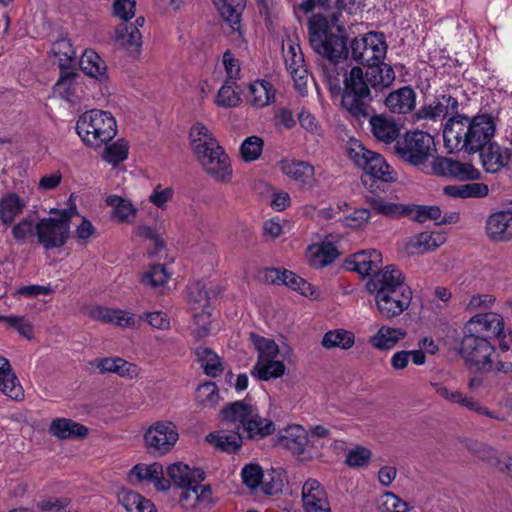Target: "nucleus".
Wrapping results in <instances>:
<instances>
[{"mask_svg": "<svg viewBox=\"0 0 512 512\" xmlns=\"http://www.w3.org/2000/svg\"><path fill=\"white\" fill-rule=\"evenodd\" d=\"M367 288L374 295L377 311L387 320L400 316L412 301V290L401 270L393 265L375 272Z\"/></svg>", "mask_w": 512, "mask_h": 512, "instance_id": "obj_1", "label": "nucleus"}, {"mask_svg": "<svg viewBox=\"0 0 512 512\" xmlns=\"http://www.w3.org/2000/svg\"><path fill=\"white\" fill-rule=\"evenodd\" d=\"M335 15L330 21L322 15H313L308 23L309 40L313 50L324 58L335 63L347 53L345 28L340 25ZM334 76L328 77L330 87L339 88V72L332 65Z\"/></svg>", "mask_w": 512, "mask_h": 512, "instance_id": "obj_2", "label": "nucleus"}, {"mask_svg": "<svg viewBox=\"0 0 512 512\" xmlns=\"http://www.w3.org/2000/svg\"><path fill=\"white\" fill-rule=\"evenodd\" d=\"M460 351L469 368L512 378L511 357L506 353L499 354L486 338L466 334L462 339Z\"/></svg>", "mask_w": 512, "mask_h": 512, "instance_id": "obj_3", "label": "nucleus"}, {"mask_svg": "<svg viewBox=\"0 0 512 512\" xmlns=\"http://www.w3.org/2000/svg\"><path fill=\"white\" fill-rule=\"evenodd\" d=\"M367 73L360 67H353L344 78L342 106L356 121L369 117L372 101Z\"/></svg>", "mask_w": 512, "mask_h": 512, "instance_id": "obj_4", "label": "nucleus"}, {"mask_svg": "<svg viewBox=\"0 0 512 512\" xmlns=\"http://www.w3.org/2000/svg\"><path fill=\"white\" fill-rule=\"evenodd\" d=\"M76 131L86 145L99 148L116 136L117 123L110 112L93 109L79 117Z\"/></svg>", "mask_w": 512, "mask_h": 512, "instance_id": "obj_5", "label": "nucleus"}, {"mask_svg": "<svg viewBox=\"0 0 512 512\" xmlns=\"http://www.w3.org/2000/svg\"><path fill=\"white\" fill-rule=\"evenodd\" d=\"M347 154L350 160L365 172L366 176L382 182L395 180L394 171L384 157L368 150L359 141L352 140L348 143Z\"/></svg>", "mask_w": 512, "mask_h": 512, "instance_id": "obj_6", "label": "nucleus"}, {"mask_svg": "<svg viewBox=\"0 0 512 512\" xmlns=\"http://www.w3.org/2000/svg\"><path fill=\"white\" fill-rule=\"evenodd\" d=\"M74 207L70 210H63L58 217L41 219L35 225V234L40 245L45 249H53L63 246L70 235V220L76 214Z\"/></svg>", "mask_w": 512, "mask_h": 512, "instance_id": "obj_7", "label": "nucleus"}, {"mask_svg": "<svg viewBox=\"0 0 512 512\" xmlns=\"http://www.w3.org/2000/svg\"><path fill=\"white\" fill-rule=\"evenodd\" d=\"M433 137L423 131H409L395 144L396 154L413 166H421L426 163L434 150Z\"/></svg>", "mask_w": 512, "mask_h": 512, "instance_id": "obj_8", "label": "nucleus"}, {"mask_svg": "<svg viewBox=\"0 0 512 512\" xmlns=\"http://www.w3.org/2000/svg\"><path fill=\"white\" fill-rule=\"evenodd\" d=\"M143 439L150 454L163 456L173 449L179 439V432L173 422L160 420L146 429Z\"/></svg>", "mask_w": 512, "mask_h": 512, "instance_id": "obj_9", "label": "nucleus"}, {"mask_svg": "<svg viewBox=\"0 0 512 512\" xmlns=\"http://www.w3.org/2000/svg\"><path fill=\"white\" fill-rule=\"evenodd\" d=\"M386 53L387 43L382 33L369 32L351 43L352 58L368 67L380 64Z\"/></svg>", "mask_w": 512, "mask_h": 512, "instance_id": "obj_10", "label": "nucleus"}, {"mask_svg": "<svg viewBox=\"0 0 512 512\" xmlns=\"http://www.w3.org/2000/svg\"><path fill=\"white\" fill-rule=\"evenodd\" d=\"M472 118L456 115L448 118L443 129L445 147L449 152L466 151L469 153L470 138L472 137Z\"/></svg>", "mask_w": 512, "mask_h": 512, "instance_id": "obj_11", "label": "nucleus"}, {"mask_svg": "<svg viewBox=\"0 0 512 512\" xmlns=\"http://www.w3.org/2000/svg\"><path fill=\"white\" fill-rule=\"evenodd\" d=\"M195 157L204 171L216 181L229 182L232 179L233 171L230 159L220 145L217 148L197 153Z\"/></svg>", "mask_w": 512, "mask_h": 512, "instance_id": "obj_12", "label": "nucleus"}, {"mask_svg": "<svg viewBox=\"0 0 512 512\" xmlns=\"http://www.w3.org/2000/svg\"><path fill=\"white\" fill-rule=\"evenodd\" d=\"M195 157L204 171L216 181L229 182L232 179L233 171L230 159L220 145L217 148L197 153Z\"/></svg>", "mask_w": 512, "mask_h": 512, "instance_id": "obj_13", "label": "nucleus"}, {"mask_svg": "<svg viewBox=\"0 0 512 512\" xmlns=\"http://www.w3.org/2000/svg\"><path fill=\"white\" fill-rule=\"evenodd\" d=\"M431 171L436 176L459 180H475L480 177V172L471 164L460 163L446 157H436L431 163Z\"/></svg>", "mask_w": 512, "mask_h": 512, "instance_id": "obj_14", "label": "nucleus"}, {"mask_svg": "<svg viewBox=\"0 0 512 512\" xmlns=\"http://www.w3.org/2000/svg\"><path fill=\"white\" fill-rule=\"evenodd\" d=\"M467 329L476 336L500 338L504 334V320L494 312L477 314L470 319Z\"/></svg>", "mask_w": 512, "mask_h": 512, "instance_id": "obj_15", "label": "nucleus"}, {"mask_svg": "<svg viewBox=\"0 0 512 512\" xmlns=\"http://www.w3.org/2000/svg\"><path fill=\"white\" fill-rule=\"evenodd\" d=\"M278 166L284 175L300 187L311 189L315 185V169L310 163L295 159H283Z\"/></svg>", "mask_w": 512, "mask_h": 512, "instance_id": "obj_16", "label": "nucleus"}, {"mask_svg": "<svg viewBox=\"0 0 512 512\" xmlns=\"http://www.w3.org/2000/svg\"><path fill=\"white\" fill-rule=\"evenodd\" d=\"M302 501L305 512H331L327 494L315 479H309L304 483Z\"/></svg>", "mask_w": 512, "mask_h": 512, "instance_id": "obj_17", "label": "nucleus"}, {"mask_svg": "<svg viewBox=\"0 0 512 512\" xmlns=\"http://www.w3.org/2000/svg\"><path fill=\"white\" fill-rule=\"evenodd\" d=\"M277 443L293 455H303L310 443L308 433L301 425H290L279 431Z\"/></svg>", "mask_w": 512, "mask_h": 512, "instance_id": "obj_18", "label": "nucleus"}, {"mask_svg": "<svg viewBox=\"0 0 512 512\" xmlns=\"http://www.w3.org/2000/svg\"><path fill=\"white\" fill-rule=\"evenodd\" d=\"M129 478L132 483H153L158 490L170 488V481L164 478L163 466L158 462L135 465L130 471Z\"/></svg>", "mask_w": 512, "mask_h": 512, "instance_id": "obj_19", "label": "nucleus"}, {"mask_svg": "<svg viewBox=\"0 0 512 512\" xmlns=\"http://www.w3.org/2000/svg\"><path fill=\"white\" fill-rule=\"evenodd\" d=\"M458 100L451 95H442L432 104L422 107L418 113V118L429 119L432 121H442L446 117L458 115Z\"/></svg>", "mask_w": 512, "mask_h": 512, "instance_id": "obj_20", "label": "nucleus"}, {"mask_svg": "<svg viewBox=\"0 0 512 512\" xmlns=\"http://www.w3.org/2000/svg\"><path fill=\"white\" fill-rule=\"evenodd\" d=\"M285 64L289 70L295 87L301 95L306 93L308 72L304 64V56L298 45H290L284 54Z\"/></svg>", "mask_w": 512, "mask_h": 512, "instance_id": "obj_21", "label": "nucleus"}, {"mask_svg": "<svg viewBox=\"0 0 512 512\" xmlns=\"http://www.w3.org/2000/svg\"><path fill=\"white\" fill-rule=\"evenodd\" d=\"M472 137L470 138L469 153H475L486 146L495 133V124L488 115H478L472 118L470 127Z\"/></svg>", "mask_w": 512, "mask_h": 512, "instance_id": "obj_22", "label": "nucleus"}, {"mask_svg": "<svg viewBox=\"0 0 512 512\" xmlns=\"http://www.w3.org/2000/svg\"><path fill=\"white\" fill-rule=\"evenodd\" d=\"M0 391L11 400L20 402L24 400L25 393L10 362L0 356Z\"/></svg>", "mask_w": 512, "mask_h": 512, "instance_id": "obj_23", "label": "nucleus"}, {"mask_svg": "<svg viewBox=\"0 0 512 512\" xmlns=\"http://www.w3.org/2000/svg\"><path fill=\"white\" fill-rule=\"evenodd\" d=\"M384 105L394 114H407L416 106V93L411 87H401L387 95Z\"/></svg>", "mask_w": 512, "mask_h": 512, "instance_id": "obj_24", "label": "nucleus"}, {"mask_svg": "<svg viewBox=\"0 0 512 512\" xmlns=\"http://www.w3.org/2000/svg\"><path fill=\"white\" fill-rule=\"evenodd\" d=\"M382 263V255L377 250H363L357 252L346 261V268L365 277L374 272Z\"/></svg>", "mask_w": 512, "mask_h": 512, "instance_id": "obj_25", "label": "nucleus"}, {"mask_svg": "<svg viewBox=\"0 0 512 512\" xmlns=\"http://www.w3.org/2000/svg\"><path fill=\"white\" fill-rule=\"evenodd\" d=\"M368 118L371 132L378 141L390 144L397 140L400 134V127L392 118L383 114L369 115Z\"/></svg>", "mask_w": 512, "mask_h": 512, "instance_id": "obj_26", "label": "nucleus"}, {"mask_svg": "<svg viewBox=\"0 0 512 512\" xmlns=\"http://www.w3.org/2000/svg\"><path fill=\"white\" fill-rule=\"evenodd\" d=\"M49 433L59 440L84 438L88 428L69 418H56L51 421Z\"/></svg>", "mask_w": 512, "mask_h": 512, "instance_id": "obj_27", "label": "nucleus"}, {"mask_svg": "<svg viewBox=\"0 0 512 512\" xmlns=\"http://www.w3.org/2000/svg\"><path fill=\"white\" fill-rule=\"evenodd\" d=\"M406 331L400 327L381 326L375 334L370 336L369 344L376 350L388 351L406 337Z\"/></svg>", "mask_w": 512, "mask_h": 512, "instance_id": "obj_28", "label": "nucleus"}, {"mask_svg": "<svg viewBox=\"0 0 512 512\" xmlns=\"http://www.w3.org/2000/svg\"><path fill=\"white\" fill-rule=\"evenodd\" d=\"M480 151V159L484 169L489 173H496L509 161V151L497 143H488Z\"/></svg>", "mask_w": 512, "mask_h": 512, "instance_id": "obj_29", "label": "nucleus"}, {"mask_svg": "<svg viewBox=\"0 0 512 512\" xmlns=\"http://www.w3.org/2000/svg\"><path fill=\"white\" fill-rule=\"evenodd\" d=\"M253 407L243 401L230 403L221 410L222 421L227 425H232L237 431L244 430Z\"/></svg>", "mask_w": 512, "mask_h": 512, "instance_id": "obj_30", "label": "nucleus"}, {"mask_svg": "<svg viewBox=\"0 0 512 512\" xmlns=\"http://www.w3.org/2000/svg\"><path fill=\"white\" fill-rule=\"evenodd\" d=\"M169 479L178 487L191 486L196 482H201L205 478V473L201 469H191L188 465L181 462L171 464L167 468Z\"/></svg>", "mask_w": 512, "mask_h": 512, "instance_id": "obj_31", "label": "nucleus"}, {"mask_svg": "<svg viewBox=\"0 0 512 512\" xmlns=\"http://www.w3.org/2000/svg\"><path fill=\"white\" fill-rule=\"evenodd\" d=\"M101 373H115L120 377L133 379L138 376V367L120 357H107L96 360Z\"/></svg>", "mask_w": 512, "mask_h": 512, "instance_id": "obj_32", "label": "nucleus"}, {"mask_svg": "<svg viewBox=\"0 0 512 512\" xmlns=\"http://www.w3.org/2000/svg\"><path fill=\"white\" fill-rule=\"evenodd\" d=\"M241 475L244 484L251 489H255L261 483L263 484V491L269 495L276 494L282 489L281 481H275L272 484L263 481V471L257 464L246 465L242 469Z\"/></svg>", "mask_w": 512, "mask_h": 512, "instance_id": "obj_33", "label": "nucleus"}, {"mask_svg": "<svg viewBox=\"0 0 512 512\" xmlns=\"http://www.w3.org/2000/svg\"><path fill=\"white\" fill-rule=\"evenodd\" d=\"M80 68L87 75L99 82L107 80V66L105 61L91 49H87L81 56Z\"/></svg>", "mask_w": 512, "mask_h": 512, "instance_id": "obj_34", "label": "nucleus"}, {"mask_svg": "<svg viewBox=\"0 0 512 512\" xmlns=\"http://www.w3.org/2000/svg\"><path fill=\"white\" fill-rule=\"evenodd\" d=\"M114 40L118 46L131 53H139L142 46V34L136 27H130L127 22L116 27Z\"/></svg>", "mask_w": 512, "mask_h": 512, "instance_id": "obj_35", "label": "nucleus"}, {"mask_svg": "<svg viewBox=\"0 0 512 512\" xmlns=\"http://www.w3.org/2000/svg\"><path fill=\"white\" fill-rule=\"evenodd\" d=\"M190 142L194 155L219 146L218 140L212 132L202 123H195L190 129Z\"/></svg>", "mask_w": 512, "mask_h": 512, "instance_id": "obj_36", "label": "nucleus"}, {"mask_svg": "<svg viewBox=\"0 0 512 512\" xmlns=\"http://www.w3.org/2000/svg\"><path fill=\"white\" fill-rule=\"evenodd\" d=\"M337 256L336 247L329 242L310 245L306 252L309 263L316 268H322L332 263Z\"/></svg>", "mask_w": 512, "mask_h": 512, "instance_id": "obj_37", "label": "nucleus"}, {"mask_svg": "<svg viewBox=\"0 0 512 512\" xmlns=\"http://www.w3.org/2000/svg\"><path fill=\"white\" fill-rule=\"evenodd\" d=\"M275 98V89L265 80H257L249 85L248 102L256 107L263 108L270 105Z\"/></svg>", "mask_w": 512, "mask_h": 512, "instance_id": "obj_38", "label": "nucleus"}, {"mask_svg": "<svg viewBox=\"0 0 512 512\" xmlns=\"http://www.w3.org/2000/svg\"><path fill=\"white\" fill-rule=\"evenodd\" d=\"M249 439H262L271 435L275 431V424L273 421L261 417L255 407L252 409L244 430Z\"/></svg>", "mask_w": 512, "mask_h": 512, "instance_id": "obj_39", "label": "nucleus"}, {"mask_svg": "<svg viewBox=\"0 0 512 512\" xmlns=\"http://www.w3.org/2000/svg\"><path fill=\"white\" fill-rule=\"evenodd\" d=\"M224 20L229 23L233 31H240L241 14L245 7V0H213Z\"/></svg>", "mask_w": 512, "mask_h": 512, "instance_id": "obj_40", "label": "nucleus"}, {"mask_svg": "<svg viewBox=\"0 0 512 512\" xmlns=\"http://www.w3.org/2000/svg\"><path fill=\"white\" fill-rule=\"evenodd\" d=\"M446 242V235L443 232L424 231L415 235L409 242V247L417 253L433 251Z\"/></svg>", "mask_w": 512, "mask_h": 512, "instance_id": "obj_41", "label": "nucleus"}, {"mask_svg": "<svg viewBox=\"0 0 512 512\" xmlns=\"http://www.w3.org/2000/svg\"><path fill=\"white\" fill-rule=\"evenodd\" d=\"M25 208V202L15 193H8L0 198V222L9 226Z\"/></svg>", "mask_w": 512, "mask_h": 512, "instance_id": "obj_42", "label": "nucleus"}, {"mask_svg": "<svg viewBox=\"0 0 512 512\" xmlns=\"http://www.w3.org/2000/svg\"><path fill=\"white\" fill-rule=\"evenodd\" d=\"M206 440L225 452H235L242 444V436L240 431H216L207 435Z\"/></svg>", "mask_w": 512, "mask_h": 512, "instance_id": "obj_43", "label": "nucleus"}, {"mask_svg": "<svg viewBox=\"0 0 512 512\" xmlns=\"http://www.w3.org/2000/svg\"><path fill=\"white\" fill-rule=\"evenodd\" d=\"M106 204L113 208V219L121 223H132L138 212V209L130 201L117 195L108 196Z\"/></svg>", "mask_w": 512, "mask_h": 512, "instance_id": "obj_44", "label": "nucleus"}, {"mask_svg": "<svg viewBox=\"0 0 512 512\" xmlns=\"http://www.w3.org/2000/svg\"><path fill=\"white\" fill-rule=\"evenodd\" d=\"M367 79L374 89L389 87L395 80V72L389 64L380 63L368 67Z\"/></svg>", "mask_w": 512, "mask_h": 512, "instance_id": "obj_45", "label": "nucleus"}, {"mask_svg": "<svg viewBox=\"0 0 512 512\" xmlns=\"http://www.w3.org/2000/svg\"><path fill=\"white\" fill-rule=\"evenodd\" d=\"M321 344L326 349L349 350L355 344V334L342 328L330 330L324 334Z\"/></svg>", "mask_w": 512, "mask_h": 512, "instance_id": "obj_46", "label": "nucleus"}, {"mask_svg": "<svg viewBox=\"0 0 512 512\" xmlns=\"http://www.w3.org/2000/svg\"><path fill=\"white\" fill-rule=\"evenodd\" d=\"M285 372L286 366L284 363L276 359L256 361L251 370V374L262 381L280 378L285 374Z\"/></svg>", "mask_w": 512, "mask_h": 512, "instance_id": "obj_47", "label": "nucleus"}, {"mask_svg": "<svg viewBox=\"0 0 512 512\" xmlns=\"http://www.w3.org/2000/svg\"><path fill=\"white\" fill-rule=\"evenodd\" d=\"M195 355L206 375L217 377L222 374L223 365L219 356L212 349L204 346L198 347L195 350Z\"/></svg>", "mask_w": 512, "mask_h": 512, "instance_id": "obj_48", "label": "nucleus"}, {"mask_svg": "<svg viewBox=\"0 0 512 512\" xmlns=\"http://www.w3.org/2000/svg\"><path fill=\"white\" fill-rule=\"evenodd\" d=\"M281 284L311 299H318L320 297V292L315 286L292 271L284 269Z\"/></svg>", "mask_w": 512, "mask_h": 512, "instance_id": "obj_49", "label": "nucleus"}, {"mask_svg": "<svg viewBox=\"0 0 512 512\" xmlns=\"http://www.w3.org/2000/svg\"><path fill=\"white\" fill-rule=\"evenodd\" d=\"M366 202L376 213L386 217H396L406 212L402 205L388 201L377 195L366 196Z\"/></svg>", "mask_w": 512, "mask_h": 512, "instance_id": "obj_50", "label": "nucleus"}, {"mask_svg": "<svg viewBox=\"0 0 512 512\" xmlns=\"http://www.w3.org/2000/svg\"><path fill=\"white\" fill-rule=\"evenodd\" d=\"M187 300L193 311L211 309L208 292L200 282L192 283L187 287Z\"/></svg>", "mask_w": 512, "mask_h": 512, "instance_id": "obj_51", "label": "nucleus"}, {"mask_svg": "<svg viewBox=\"0 0 512 512\" xmlns=\"http://www.w3.org/2000/svg\"><path fill=\"white\" fill-rule=\"evenodd\" d=\"M250 339L258 353L257 361L275 359L279 355V346L273 339L266 338L254 333L250 335Z\"/></svg>", "mask_w": 512, "mask_h": 512, "instance_id": "obj_52", "label": "nucleus"}, {"mask_svg": "<svg viewBox=\"0 0 512 512\" xmlns=\"http://www.w3.org/2000/svg\"><path fill=\"white\" fill-rule=\"evenodd\" d=\"M76 74L68 72L62 75L54 85V93L70 103H75L77 99Z\"/></svg>", "mask_w": 512, "mask_h": 512, "instance_id": "obj_53", "label": "nucleus"}, {"mask_svg": "<svg viewBox=\"0 0 512 512\" xmlns=\"http://www.w3.org/2000/svg\"><path fill=\"white\" fill-rule=\"evenodd\" d=\"M211 326V309H202L194 311L193 323L191 326V334L195 339L201 340L210 333Z\"/></svg>", "mask_w": 512, "mask_h": 512, "instance_id": "obj_54", "label": "nucleus"}, {"mask_svg": "<svg viewBox=\"0 0 512 512\" xmlns=\"http://www.w3.org/2000/svg\"><path fill=\"white\" fill-rule=\"evenodd\" d=\"M121 502L127 512H155L152 502L136 492H125Z\"/></svg>", "mask_w": 512, "mask_h": 512, "instance_id": "obj_55", "label": "nucleus"}, {"mask_svg": "<svg viewBox=\"0 0 512 512\" xmlns=\"http://www.w3.org/2000/svg\"><path fill=\"white\" fill-rule=\"evenodd\" d=\"M215 103L221 108H233L241 103L239 92L235 90V82L226 81L219 89Z\"/></svg>", "mask_w": 512, "mask_h": 512, "instance_id": "obj_56", "label": "nucleus"}, {"mask_svg": "<svg viewBox=\"0 0 512 512\" xmlns=\"http://www.w3.org/2000/svg\"><path fill=\"white\" fill-rule=\"evenodd\" d=\"M128 156V143L124 139H118L107 145L103 152V159L112 165H117Z\"/></svg>", "mask_w": 512, "mask_h": 512, "instance_id": "obj_57", "label": "nucleus"}, {"mask_svg": "<svg viewBox=\"0 0 512 512\" xmlns=\"http://www.w3.org/2000/svg\"><path fill=\"white\" fill-rule=\"evenodd\" d=\"M431 385L435 392L445 400L452 403H458L466 408H474V399L465 396L460 391H451L441 383H432Z\"/></svg>", "mask_w": 512, "mask_h": 512, "instance_id": "obj_58", "label": "nucleus"}, {"mask_svg": "<svg viewBox=\"0 0 512 512\" xmlns=\"http://www.w3.org/2000/svg\"><path fill=\"white\" fill-rule=\"evenodd\" d=\"M197 401L203 406L214 408L220 399L218 387L214 382H206L197 389Z\"/></svg>", "mask_w": 512, "mask_h": 512, "instance_id": "obj_59", "label": "nucleus"}, {"mask_svg": "<svg viewBox=\"0 0 512 512\" xmlns=\"http://www.w3.org/2000/svg\"><path fill=\"white\" fill-rule=\"evenodd\" d=\"M263 146L264 142L260 137H247L240 147V153L243 160L246 162L257 160L261 156Z\"/></svg>", "mask_w": 512, "mask_h": 512, "instance_id": "obj_60", "label": "nucleus"}, {"mask_svg": "<svg viewBox=\"0 0 512 512\" xmlns=\"http://www.w3.org/2000/svg\"><path fill=\"white\" fill-rule=\"evenodd\" d=\"M378 508L381 512H408L409 504L392 492H385L379 500Z\"/></svg>", "mask_w": 512, "mask_h": 512, "instance_id": "obj_61", "label": "nucleus"}, {"mask_svg": "<svg viewBox=\"0 0 512 512\" xmlns=\"http://www.w3.org/2000/svg\"><path fill=\"white\" fill-rule=\"evenodd\" d=\"M170 275L163 265H152L149 270L144 273L142 283L152 287L163 286L169 279Z\"/></svg>", "mask_w": 512, "mask_h": 512, "instance_id": "obj_62", "label": "nucleus"}, {"mask_svg": "<svg viewBox=\"0 0 512 512\" xmlns=\"http://www.w3.org/2000/svg\"><path fill=\"white\" fill-rule=\"evenodd\" d=\"M142 321L141 316H136L135 314L114 308L113 314H112V320L110 324H114L116 326L122 327V328H131L135 329L140 327Z\"/></svg>", "mask_w": 512, "mask_h": 512, "instance_id": "obj_63", "label": "nucleus"}, {"mask_svg": "<svg viewBox=\"0 0 512 512\" xmlns=\"http://www.w3.org/2000/svg\"><path fill=\"white\" fill-rule=\"evenodd\" d=\"M316 4L328 8L335 7L339 12L343 10H350L353 6L351 0H306L300 4L299 8L303 12L309 13L313 10Z\"/></svg>", "mask_w": 512, "mask_h": 512, "instance_id": "obj_64", "label": "nucleus"}]
</instances>
